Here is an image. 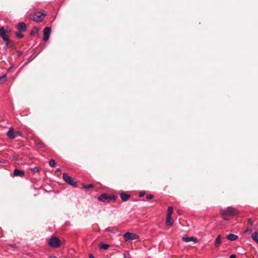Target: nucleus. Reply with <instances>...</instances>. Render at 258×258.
Returning a JSON list of instances; mask_svg holds the SVG:
<instances>
[{
	"instance_id": "33",
	"label": "nucleus",
	"mask_w": 258,
	"mask_h": 258,
	"mask_svg": "<svg viewBox=\"0 0 258 258\" xmlns=\"http://www.w3.org/2000/svg\"><path fill=\"white\" fill-rule=\"evenodd\" d=\"M89 258H95V257L93 255V254H91V253H90V254H89Z\"/></svg>"
},
{
	"instance_id": "8",
	"label": "nucleus",
	"mask_w": 258,
	"mask_h": 258,
	"mask_svg": "<svg viewBox=\"0 0 258 258\" xmlns=\"http://www.w3.org/2000/svg\"><path fill=\"white\" fill-rule=\"evenodd\" d=\"M51 33V29L50 27H46L44 29L43 40L46 41L49 39Z\"/></svg>"
},
{
	"instance_id": "23",
	"label": "nucleus",
	"mask_w": 258,
	"mask_h": 258,
	"mask_svg": "<svg viewBox=\"0 0 258 258\" xmlns=\"http://www.w3.org/2000/svg\"><path fill=\"white\" fill-rule=\"evenodd\" d=\"M38 29L37 27L33 28L32 30L31 31V34L34 35L35 33H38Z\"/></svg>"
},
{
	"instance_id": "11",
	"label": "nucleus",
	"mask_w": 258,
	"mask_h": 258,
	"mask_svg": "<svg viewBox=\"0 0 258 258\" xmlns=\"http://www.w3.org/2000/svg\"><path fill=\"white\" fill-rule=\"evenodd\" d=\"M3 40L5 42L7 46H9L10 48H14V43L12 40H11L9 39V37L3 39Z\"/></svg>"
},
{
	"instance_id": "31",
	"label": "nucleus",
	"mask_w": 258,
	"mask_h": 258,
	"mask_svg": "<svg viewBox=\"0 0 258 258\" xmlns=\"http://www.w3.org/2000/svg\"><path fill=\"white\" fill-rule=\"evenodd\" d=\"M251 232V229H250V228L247 229L245 231V232H246V233H250V232Z\"/></svg>"
},
{
	"instance_id": "20",
	"label": "nucleus",
	"mask_w": 258,
	"mask_h": 258,
	"mask_svg": "<svg viewBox=\"0 0 258 258\" xmlns=\"http://www.w3.org/2000/svg\"><path fill=\"white\" fill-rule=\"evenodd\" d=\"M109 247V245L107 244L101 243L100 244V248L103 250L107 249Z\"/></svg>"
},
{
	"instance_id": "28",
	"label": "nucleus",
	"mask_w": 258,
	"mask_h": 258,
	"mask_svg": "<svg viewBox=\"0 0 258 258\" xmlns=\"http://www.w3.org/2000/svg\"><path fill=\"white\" fill-rule=\"evenodd\" d=\"M15 134L17 135H18L19 136H22L21 132L20 131H17L15 133Z\"/></svg>"
},
{
	"instance_id": "22",
	"label": "nucleus",
	"mask_w": 258,
	"mask_h": 258,
	"mask_svg": "<svg viewBox=\"0 0 258 258\" xmlns=\"http://www.w3.org/2000/svg\"><path fill=\"white\" fill-rule=\"evenodd\" d=\"M22 32L18 31L16 33V36L17 38L21 39L24 37V35L22 33Z\"/></svg>"
},
{
	"instance_id": "6",
	"label": "nucleus",
	"mask_w": 258,
	"mask_h": 258,
	"mask_svg": "<svg viewBox=\"0 0 258 258\" xmlns=\"http://www.w3.org/2000/svg\"><path fill=\"white\" fill-rule=\"evenodd\" d=\"M10 32L7 27H2L0 28V36L3 39L8 37V34Z\"/></svg>"
},
{
	"instance_id": "17",
	"label": "nucleus",
	"mask_w": 258,
	"mask_h": 258,
	"mask_svg": "<svg viewBox=\"0 0 258 258\" xmlns=\"http://www.w3.org/2000/svg\"><path fill=\"white\" fill-rule=\"evenodd\" d=\"M226 238L229 240L235 241L238 239V237L237 235L234 234H229V235H227Z\"/></svg>"
},
{
	"instance_id": "38",
	"label": "nucleus",
	"mask_w": 258,
	"mask_h": 258,
	"mask_svg": "<svg viewBox=\"0 0 258 258\" xmlns=\"http://www.w3.org/2000/svg\"><path fill=\"white\" fill-rule=\"evenodd\" d=\"M123 256H124V258H126V255H125V254H123Z\"/></svg>"
},
{
	"instance_id": "7",
	"label": "nucleus",
	"mask_w": 258,
	"mask_h": 258,
	"mask_svg": "<svg viewBox=\"0 0 258 258\" xmlns=\"http://www.w3.org/2000/svg\"><path fill=\"white\" fill-rule=\"evenodd\" d=\"M123 237L125 241H129L135 239L136 238V235L128 232L123 234Z\"/></svg>"
},
{
	"instance_id": "35",
	"label": "nucleus",
	"mask_w": 258,
	"mask_h": 258,
	"mask_svg": "<svg viewBox=\"0 0 258 258\" xmlns=\"http://www.w3.org/2000/svg\"><path fill=\"white\" fill-rule=\"evenodd\" d=\"M249 222L250 225H252L253 222L250 220V219H249Z\"/></svg>"
},
{
	"instance_id": "37",
	"label": "nucleus",
	"mask_w": 258,
	"mask_h": 258,
	"mask_svg": "<svg viewBox=\"0 0 258 258\" xmlns=\"http://www.w3.org/2000/svg\"><path fill=\"white\" fill-rule=\"evenodd\" d=\"M177 213L179 214V215H180V212L179 211H177Z\"/></svg>"
},
{
	"instance_id": "30",
	"label": "nucleus",
	"mask_w": 258,
	"mask_h": 258,
	"mask_svg": "<svg viewBox=\"0 0 258 258\" xmlns=\"http://www.w3.org/2000/svg\"><path fill=\"white\" fill-rule=\"evenodd\" d=\"M10 246H11L12 247L16 248V244H10Z\"/></svg>"
},
{
	"instance_id": "3",
	"label": "nucleus",
	"mask_w": 258,
	"mask_h": 258,
	"mask_svg": "<svg viewBox=\"0 0 258 258\" xmlns=\"http://www.w3.org/2000/svg\"><path fill=\"white\" fill-rule=\"evenodd\" d=\"M46 16L45 13L36 12L35 13L31 14V19L36 22H40L42 21L43 18Z\"/></svg>"
},
{
	"instance_id": "13",
	"label": "nucleus",
	"mask_w": 258,
	"mask_h": 258,
	"mask_svg": "<svg viewBox=\"0 0 258 258\" xmlns=\"http://www.w3.org/2000/svg\"><path fill=\"white\" fill-rule=\"evenodd\" d=\"M8 137L10 139H14L16 137L15 133L12 128H10L7 134Z\"/></svg>"
},
{
	"instance_id": "4",
	"label": "nucleus",
	"mask_w": 258,
	"mask_h": 258,
	"mask_svg": "<svg viewBox=\"0 0 258 258\" xmlns=\"http://www.w3.org/2000/svg\"><path fill=\"white\" fill-rule=\"evenodd\" d=\"M62 178L68 184L73 186L74 187H76L77 186V185L75 181V178L68 175L66 173H63L62 174Z\"/></svg>"
},
{
	"instance_id": "12",
	"label": "nucleus",
	"mask_w": 258,
	"mask_h": 258,
	"mask_svg": "<svg viewBox=\"0 0 258 258\" xmlns=\"http://www.w3.org/2000/svg\"><path fill=\"white\" fill-rule=\"evenodd\" d=\"M182 240L186 242H189L190 241H194V242H197L198 240L197 238H195L192 236L191 237H183Z\"/></svg>"
},
{
	"instance_id": "14",
	"label": "nucleus",
	"mask_w": 258,
	"mask_h": 258,
	"mask_svg": "<svg viewBox=\"0 0 258 258\" xmlns=\"http://www.w3.org/2000/svg\"><path fill=\"white\" fill-rule=\"evenodd\" d=\"M165 223L166 225L168 226H171L173 224L174 221L171 218V216H166Z\"/></svg>"
},
{
	"instance_id": "9",
	"label": "nucleus",
	"mask_w": 258,
	"mask_h": 258,
	"mask_svg": "<svg viewBox=\"0 0 258 258\" xmlns=\"http://www.w3.org/2000/svg\"><path fill=\"white\" fill-rule=\"evenodd\" d=\"M25 176V172L23 170L15 169L13 172V176L24 177Z\"/></svg>"
},
{
	"instance_id": "10",
	"label": "nucleus",
	"mask_w": 258,
	"mask_h": 258,
	"mask_svg": "<svg viewBox=\"0 0 258 258\" xmlns=\"http://www.w3.org/2000/svg\"><path fill=\"white\" fill-rule=\"evenodd\" d=\"M18 30L20 32H25L26 30V25L23 22L18 23L17 26Z\"/></svg>"
},
{
	"instance_id": "21",
	"label": "nucleus",
	"mask_w": 258,
	"mask_h": 258,
	"mask_svg": "<svg viewBox=\"0 0 258 258\" xmlns=\"http://www.w3.org/2000/svg\"><path fill=\"white\" fill-rule=\"evenodd\" d=\"M173 207L171 206H169L168 208V211H167V214L166 215V216H171V215L173 213Z\"/></svg>"
},
{
	"instance_id": "25",
	"label": "nucleus",
	"mask_w": 258,
	"mask_h": 258,
	"mask_svg": "<svg viewBox=\"0 0 258 258\" xmlns=\"http://www.w3.org/2000/svg\"><path fill=\"white\" fill-rule=\"evenodd\" d=\"M32 170L34 173L39 172L40 171L39 168H38L37 167H34L32 169Z\"/></svg>"
},
{
	"instance_id": "18",
	"label": "nucleus",
	"mask_w": 258,
	"mask_h": 258,
	"mask_svg": "<svg viewBox=\"0 0 258 258\" xmlns=\"http://www.w3.org/2000/svg\"><path fill=\"white\" fill-rule=\"evenodd\" d=\"M251 238L258 244V232H254L251 234Z\"/></svg>"
},
{
	"instance_id": "15",
	"label": "nucleus",
	"mask_w": 258,
	"mask_h": 258,
	"mask_svg": "<svg viewBox=\"0 0 258 258\" xmlns=\"http://www.w3.org/2000/svg\"><path fill=\"white\" fill-rule=\"evenodd\" d=\"M120 198L123 202L127 201L130 198L131 196L130 194L125 193H121L120 194Z\"/></svg>"
},
{
	"instance_id": "19",
	"label": "nucleus",
	"mask_w": 258,
	"mask_h": 258,
	"mask_svg": "<svg viewBox=\"0 0 258 258\" xmlns=\"http://www.w3.org/2000/svg\"><path fill=\"white\" fill-rule=\"evenodd\" d=\"M7 80V75L5 74L0 77V84H3Z\"/></svg>"
},
{
	"instance_id": "16",
	"label": "nucleus",
	"mask_w": 258,
	"mask_h": 258,
	"mask_svg": "<svg viewBox=\"0 0 258 258\" xmlns=\"http://www.w3.org/2000/svg\"><path fill=\"white\" fill-rule=\"evenodd\" d=\"M221 236L220 235H219L216 238L215 241V246L216 247H219L221 244Z\"/></svg>"
},
{
	"instance_id": "34",
	"label": "nucleus",
	"mask_w": 258,
	"mask_h": 258,
	"mask_svg": "<svg viewBox=\"0 0 258 258\" xmlns=\"http://www.w3.org/2000/svg\"><path fill=\"white\" fill-rule=\"evenodd\" d=\"M229 258H236V256L235 254H232L230 255Z\"/></svg>"
},
{
	"instance_id": "2",
	"label": "nucleus",
	"mask_w": 258,
	"mask_h": 258,
	"mask_svg": "<svg viewBox=\"0 0 258 258\" xmlns=\"http://www.w3.org/2000/svg\"><path fill=\"white\" fill-rule=\"evenodd\" d=\"M48 245L52 248H58L61 246V241L55 236H52L47 240Z\"/></svg>"
},
{
	"instance_id": "32",
	"label": "nucleus",
	"mask_w": 258,
	"mask_h": 258,
	"mask_svg": "<svg viewBox=\"0 0 258 258\" xmlns=\"http://www.w3.org/2000/svg\"><path fill=\"white\" fill-rule=\"evenodd\" d=\"M227 216H222L224 220H228V218L227 217Z\"/></svg>"
},
{
	"instance_id": "26",
	"label": "nucleus",
	"mask_w": 258,
	"mask_h": 258,
	"mask_svg": "<svg viewBox=\"0 0 258 258\" xmlns=\"http://www.w3.org/2000/svg\"><path fill=\"white\" fill-rule=\"evenodd\" d=\"M93 187V185L91 184H88L87 185H84V186H83L84 188H85V189H89L90 188H92Z\"/></svg>"
},
{
	"instance_id": "36",
	"label": "nucleus",
	"mask_w": 258,
	"mask_h": 258,
	"mask_svg": "<svg viewBox=\"0 0 258 258\" xmlns=\"http://www.w3.org/2000/svg\"><path fill=\"white\" fill-rule=\"evenodd\" d=\"M56 171H60V169L59 168H58V169H56Z\"/></svg>"
},
{
	"instance_id": "5",
	"label": "nucleus",
	"mask_w": 258,
	"mask_h": 258,
	"mask_svg": "<svg viewBox=\"0 0 258 258\" xmlns=\"http://www.w3.org/2000/svg\"><path fill=\"white\" fill-rule=\"evenodd\" d=\"M98 199V200L101 202H105L107 201H110L112 200H115L116 199V197L114 195L109 196L107 194H103L99 196Z\"/></svg>"
},
{
	"instance_id": "27",
	"label": "nucleus",
	"mask_w": 258,
	"mask_h": 258,
	"mask_svg": "<svg viewBox=\"0 0 258 258\" xmlns=\"http://www.w3.org/2000/svg\"><path fill=\"white\" fill-rule=\"evenodd\" d=\"M154 197L153 195L149 194L146 195V199L147 200H150L152 199Z\"/></svg>"
},
{
	"instance_id": "24",
	"label": "nucleus",
	"mask_w": 258,
	"mask_h": 258,
	"mask_svg": "<svg viewBox=\"0 0 258 258\" xmlns=\"http://www.w3.org/2000/svg\"><path fill=\"white\" fill-rule=\"evenodd\" d=\"M56 162L53 159H51L49 162V165L50 167H53L55 165Z\"/></svg>"
},
{
	"instance_id": "29",
	"label": "nucleus",
	"mask_w": 258,
	"mask_h": 258,
	"mask_svg": "<svg viewBox=\"0 0 258 258\" xmlns=\"http://www.w3.org/2000/svg\"><path fill=\"white\" fill-rule=\"evenodd\" d=\"M145 194V193L144 192H140L139 193V196H140V197H142L144 196Z\"/></svg>"
},
{
	"instance_id": "1",
	"label": "nucleus",
	"mask_w": 258,
	"mask_h": 258,
	"mask_svg": "<svg viewBox=\"0 0 258 258\" xmlns=\"http://www.w3.org/2000/svg\"><path fill=\"white\" fill-rule=\"evenodd\" d=\"M239 212L237 209L232 207H228L226 209L220 210V214L222 216H233L237 215Z\"/></svg>"
}]
</instances>
